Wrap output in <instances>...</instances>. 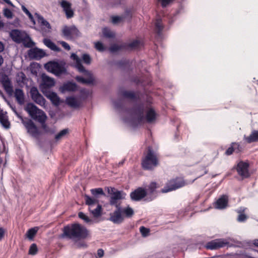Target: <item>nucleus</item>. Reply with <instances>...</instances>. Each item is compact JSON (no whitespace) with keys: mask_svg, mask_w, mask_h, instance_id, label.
<instances>
[{"mask_svg":"<svg viewBox=\"0 0 258 258\" xmlns=\"http://www.w3.org/2000/svg\"><path fill=\"white\" fill-rule=\"evenodd\" d=\"M95 46L96 49L99 51H103L105 50L103 44L100 42H96Z\"/></svg>","mask_w":258,"mask_h":258,"instance_id":"nucleus-52","label":"nucleus"},{"mask_svg":"<svg viewBox=\"0 0 258 258\" xmlns=\"http://www.w3.org/2000/svg\"><path fill=\"white\" fill-rule=\"evenodd\" d=\"M104 255V251L102 249H99L97 250V255H93V254L89 253L86 254L83 258H98L101 257Z\"/></svg>","mask_w":258,"mask_h":258,"instance_id":"nucleus-38","label":"nucleus"},{"mask_svg":"<svg viewBox=\"0 0 258 258\" xmlns=\"http://www.w3.org/2000/svg\"><path fill=\"white\" fill-rule=\"evenodd\" d=\"M22 123L26 128L27 133L32 137L38 140L40 132L33 121L29 118L21 117Z\"/></svg>","mask_w":258,"mask_h":258,"instance_id":"nucleus-7","label":"nucleus"},{"mask_svg":"<svg viewBox=\"0 0 258 258\" xmlns=\"http://www.w3.org/2000/svg\"><path fill=\"white\" fill-rule=\"evenodd\" d=\"M46 119H47V117H45V118H44V119H43L44 120L43 121L40 120L38 122L41 124L42 128L44 130V131L45 132H48V127L45 123Z\"/></svg>","mask_w":258,"mask_h":258,"instance_id":"nucleus-55","label":"nucleus"},{"mask_svg":"<svg viewBox=\"0 0 258 258\" xmlns=\"http://www.w3.org/2000/svg\"><path fill=\"white\" fill-rule=\"evenodd\" d=\"M91 194L94 196L95 197H97L98 196L101 195H104V192L101 188H94L92 189L91 190Z\"/></svg>","mask_w":258,"mask_h":258,"instance_id":"nucleus-43","label":"nucleus"},{"mask_svg":"<svg viewBox=\"0 0 258 258\" xmlns=\"http://www.w3.org/2000/svg\"><path fill=\"white\" fill-rule=\"evenodd\" d=\"M32 99L37 104L43 106L45 104V99L43 96L39 92L37 88L32 87L30 91Z\"/></svg>","mask_w":258,"mask_h":258,"instance_id":"nucleus-13","label":"nucleus"},{"mask_svg":"<svg viewBox=\"0 0 258 258\" xmlns=\"http://www.w3.org/2000/svg\"><path fill=\"white\" fill-rule=\"evenodd\" d=\"M95 206H90L89 207V211L95 218H98L101 215L102 206L99 204L96 205Z\"/></svg>","mask_w":258,"mask_h":258,"instance_id":"nucleus-34","label":"nucleus"},{"mask_svg":"<svg viewBox=\"0 0 258 258\" xmlns=\"http://www.w3.org/2000/svg\"><path fill=\"white\" fill-rule=\"evenodd\" d=\"M252 243L254 246L258 247V239H254Z\"/></svg>","mask_w":258,"mask_h":258,"instance_id":"nucleus-64","label":"nucleus"},{"mask_svg":"<svg viewBox=\"0 0 258 258\" xmlns=\"http://www.w3.org/2000/svg\"><path fill=\"white\" fill-rule=\"evenodd\" d=\"M82 73L89 76V78L88 79H85L81 76H77L75 79L78 82L84 84H92L94 83L95 79L91 72L86 70V71Z\"/></svg>","mask_w":258,"mask_h":258,"instance_id":"nucleus-19","label":"nucleus"},{"mask_svg":"<svg viewBox=\"0 0 258 258\" xmlns=\"http://www.w3.org/2000/svg\"><path fill=\"white\" fill-rule=\"evenodd\" d=\"M104 37L108 38H113L114 34L108 28H104L102 30Z\"/></svg>","mask_w":258,"mask_h":258,"instance_id":"nucleus-39","label":"nucleus"},{"mask_svg":"<svg viewBox=\"0 0 258 258\" xmlns=\"http://www.w3.org/2000/svg\"><path fill=\"white\" fill-rule=\"evenodd\" d=\"M121 49V46L118 44H113L111 45L109 48L111 52H115Z\"/></svg>","mask_w":258,"mask_h":258,"instance_id":"nucleus-50","label":"nucleus"},{"mask_svg":"<svg viewBox=\"0 0 258 258\" xmlns=\"http://www.w3.org/2000/svg\"><path fill=\"white\" fill-rule=\"evenodd\" d=\"M164 28L162 20L158 18L155 22V31L158 37H161L162 36V32Z\"/></svg>","mask_w":258,"mask_h":258,"instance_id":"nucleus-31","label":"nucleus"},{"mask_svg":"<svg viewBox=\"0 0 258 258\" xmlns=\"http://www.w3.org/2000/svg\"><path fill=\"white\" fill-rule=\"evenodd\" d=\"M247 218V217L246 216V215H245L244 214L241 213L238 215L237 218V220L239 222H244L246 221Z\"/></svg>","mask_w":258,"mask_h":258,"instance_id":"nucleus-54","label":"nucleus"},{"mask_svg":"<svg viewBox=\"0 0 258 258\" xmlns=\"http://www.w3.org/2000/svg\"><path fill=\"white\" fill-rule=\"evenodd\" d=\"M12 40L18 44L23 43L27 48H31L35 45V43L25 31L19 29H13L9 33Z\"/></svg>","mask_w":258,"mask_h":258,"instance_id":"nucleus-3","label":"nucleus"},{"mask_svg":"<svg viewBox=\"0 0 258 258\" xmlns=\"http://www.w3.org/2000/svg\"><path fill=\"white\" fill-rule=\"evenodd\" d=\"M55 85V82L53 79L47 76L45 74L42 75L41 86L43 88H50Z\"/></svg>","mask_w":258,"mask_h":258,"instance_id":"nucleus-22","label":"nucleus"},{"mask_svg":"<svg viewBox=\"0 0 258 258\" xmlns=\"http://www.w3.org/2000/svg\"><path fill=\"white\" fill-rule=\"evenodd\" d=\"M46 97L51 101L54 106H58L60 104V98L55 92H50L46 95Z\"/></svg>","mask_w":258,"mask_h":258,"instance_id":"nucleus-30","label":"nucleus"},{"mask_svg":"<svg viewBox=\"0 0 258 258\" xmlns=\"http://www.w3.org/2000/svg\"><path fill=\"white\" fill-rule=\"evenodd\" d=\"M38 228L37 227L29 229L26 233V236L29 239H33L34 236L37 232Z\"/></svg>","mask_w":258,"mask_h":258,"instance_id":"nucleus-37","label":"nucleus"},{"mask_svg":"<svg viewBox=\"0 0 258 258\" xmlns=\"http://www.w3.org/2000/svg\"><path fill=\"white\" fill-rule=\"evenodd\" d=\"M158 164V160L157 156L153 151L152 148L149 147L147 153L143 158L142 165L143 169L145 170H152Z\"/></svg>","mask_w":258,"mask_h":258,"instance_id":"nucleus-4","label":"nucleus"},{"mask_svg":"<svg viewBox=\"0 0 258 258\" xmlns=\"http://www.w3.org/2000/svg\"><path fill=\"white\" fill-rule=\"evenodd\" d=\"M78 216L80 219L83 220L84 222H85L87 223L91 224L93 223V220L90 219L88 216H87L83 212H79L78 214Z\"/></svg>","mask_w":258,"mask_h":258,"instance_id":"nucleus-40","label":"nucleus"},{"mask_svg":"<svg viewBox=\"0 0 258 258\" xmlns=\"http://www.w3.org/2000/svg\"><path fill=\"white\" fill-rule=\"evenodd\" d=\"M243 139L248 144L258 142V130H253L249 136H244Z\"/></svg>","mask_w":258,"mask_h":258,"instance_id":"nucleus-27","label":"nucleus"},{"mask_svg":"<svg viewBox=\"0 0 258 258\" xmlns=\"http://www.w3.org/2000/svg\"><path fill=\"white\" fill-rule=\"evenodd\" d=\"M22 9L23 11L28 16L29 19L32 22L33 25H35L36 22L33 18V16L31 14V13L29 11V10L24 6H22Z\"/></svg>","mask_w":258,"mask_h":258,"instance_id":"nucleus-41","label":"nucleus"},{"mask_svg":"<svg viewBox=\"0 0 258 258\" xmlns=\"http://www.w3.org/2000/svg\"><path fill=\"white\" fill-rule=\"evenodd\" d=\"M140 44V41L138 40H134L133 42H131L128 44V46L130 48H134L137 47Z\"/></svg>","mask_w":258,"mask_h":258,"instance_id":"nucleus-58","label":"nucleus"},{"mask_svg":"<svg viewBox=\"0 0 258 258\" xmlns=\"http://www.w3.org/2000/svg\"><path fill=\"white\" fill-rule=\"evenodd\" d=\"M43 42L46 47L50 49L51 50L56 52H59L61 50L60 48L57 47L50 39L44 38L43 40Z\"/></svg>","mask_w":258,"mask_h":258,"instance_id":"nucleus-33","label":"nucleus"},{"mask_svg":"<svg viewBox=\"0 0 258 258\" xmlns=\"http://www.w3.org/2000/svg\"><path fill=\"white\" fill-rule=\"evenodd\" d=\"M124 19L125 18H131L132 17V11L130 9H126L125 11L124 16H123Z\"/></svg>","mask_w":258,"mask_h":258,"instance_id":"nucleus-60","label":"nucleus"},{"mask_svg":"<svg viewBox=\"0 0 258 258\" xmlns=\"http://www.w3.org/2000/svg\"><path fill=\"white\" fill-rule=\"evenodd\" d=\"M89 95V91L86 89L80 90V98L83 100L86 99Z\"/></svg>","mask_w":258,"mask_h":258,"instance_id":"nucleus-47","label":"nucleus"},{"mask_svg":"<svg viewBox=\"0 0 258 258\" xmlns=\"http://www.w3.org/2000/svg\"><path fill=\"white\" fill-rule=\"evenodd\" d=\"M82 59L86 64H89L91 62L90 56L88 54H84L82 56Z\"/></svg>","mask_w":258,"mask_h":258,"instance_id":"nucleus-53","label":"nucleus"},{"mask_svg":"<svg viewBox=\"0 0 258 258\" xmlns=\"http://www.w3.org/2000/svg\"><path fill=\"white\" fill-rule=\"evenodd\" d=\"M229 244V242L226 239H215L208 242L205 245V247L207 249L212 250H217L221 248L228 246Z\"/></svg>","mask_w":258,"mask_h":258,"instance_id":"nucleus-10","label":"nucleus"},{"mask_svg":"<svg viewBox=\"0 0 258 258\" xmlns=\"http://www.w3.org/2000/svg\"><path fill=\"white\" fill-rule=\"evenodd\" d=\"M60 5L63 9L68 19H70L74 16V13L72 9V5L70 2L66 0H61L60 2Z\"/></svg>","mask_w":258,"mask_h":258,"instance_id":"nucleus-16","label":"nucleus"},{"mask_svg":"<svg viewBox=\"0 0 258 258\" xmlns=\"http://www.w3.org/2000/svg\"><path fill=\"white\" fill-rule=\"evenodd\" d=\"M19 76L22 82H24L26 80V76L23 72H21L19 74Z\"/></svg>","mask_w":258,"mask_h":258,"instance_id":"nucleus-63","label":"nucleus"},{"mask_svg":"<svg viewBox=\"0 0 258 258\" xmlns=\"http://www.w3.org/2000/svg\"><path fill=\"white\" fill-rule=\"evenodd\" d=\"M4 15L6 18L8 19H11L13 17V13L10 9L8 8L4 9Z\"/></svg>","mask_w":258,"mask_h":258,"instance_id":"nucleus-51","label":"nucleus"},{"mask_svg":"<svg viewBox=\"0 0 258 258\" xmlns=\"http://www.w3.org/2000/svg\"><path fill=\"white\" fill-rule=\"evenodd\" d=\"M228 202V197L226 195H223L216 201L214 206L217 209H224L227 207Z\"/></svg>","mask_w":258,"mask_h":258,"instance_id":"nucleus-20","label":"nucleus"},{"mask_svg":"<svg viewBox=\"0 0 258 258\" xmlns=\"http://www.w3.org/2000/svg\"><path fill=\"white\" fill-rule=\"evenodd\" d=\"M28 55L30 57L38 60L45 55V52L42 49L35 48L29 50Z\"/></svg>","mask_w":258,"mask_h":258,"instance_id":"nucleus-21","label":"nucleus"},{"mask_svg":"<svg viewBox=\"0 0 258 258\" xmlns=\"http://www.w3.org/2000/svg\"><path fill=\"white\" fill-rule=\"evenodd\" d=\"M116 209L110 214V218L109 220L112 222L114 224H120L123 221V217L122 215V209L119 205H116Z\"/></svg>","mask_w":258,"mask_h":258,"instance_id":"nucleus-12","label":"nucleus"},{"mask_svg":"<svg viewBox=\"0 0 258 258\" xmlns=\"http://www.w3.org/2000/svg\"><path fill=\"white\" fill-rule=\"evenodd\" d=\"M71 58L74 61H75V67L77 69L79 72H83L86 71V69L83 66L81 59L78 56V55L75 53H72Z\"/></svg>","mask_w":258,"mask_h":258,"instance_id":"nucleus-26","label":"nucleus"},{"mask_svg":"<svg viewBox=\"0 0 258 258\" xmlns=\"http://www.w3.org/2000/svg\"><path fill=\"white\" fill-rule=\"evenodd\" d=\"M58 43L61 45V46L67 50H70L71 47L68 43L63 41H59Z\"/></svg>","mask_w":258,"mask_h":258,"instance_id":"nucleus-57","label":"nucleus"},{"mask_svg":"<svg viewBox=\"0 0 258 258\" xmlns=\"http://www.w3.org/2000/svg\"><path fill=\"white\" fill-rule=\"evenodd\" d=\"M124 100L119 99L113 101L114 108L122 116L123 121L133 127L145 122H154L156 119L157 113L150 106L140 104L136 105L132 109H126L124 106Z\"/></svg>","mask_w":258,"mask_h":258,"instance_id":"nucleus-1","label":"nucleus"},{"mask_svg":"<svg viewBox=\"0 0 258 258\" xmlns=\"http://www.w3.org/2000/svg\"><path fill=\"white\" fill-rule=\"evenodd\" d=\"M45 68L57 77L67 74L66 63L62 61H49L45 64Z\"/></svg>","mask_w":258,"mask_h":258,"instance_id":"nucleus-5","label":"nucleus"},{"mask_svg":"<svg viewBox=\"0 0 258 258\" xmlns=\"http://www.w3.org/2000/svg\"><path fill=\"white\" fill-rule=\"evenodd\" d=\"M5 233V229L2 227H0V241H1L3 237H4Z\"/></svg>","mask_w":258,"mask_h":258,"instance_id":"nucleus-61","label":"nucleus"},{"mask_svg":"<svg viewBox=\"0 0 258 258\" xmlns=\"http://www.w3.org/2000/svg\"><path fill=\"white\" fill-rule=\"evenodd\" d=\"M77 89V85L75 83L71 81H68L67 83H64L60 87V90L62 92H64L66 91L74 92L76 91Z\"/></svg>","mask_w":258,"mask_h":258,"instance_id":"nucleus-24","label":"nucleus"},{"mask_svg":"<svg viewBox=\"0 0 258 258\" xmlns=\"http://www.w3.org/2000/svg\"><path fill=\"white\" fill-rule=\"evenodd\" d=\"M68 132L69 130L67 128H65L61 130L57 134L55 135V139L56 141L59 140V139H61L63 136H64Z\"/></svg>","mask_w":258,"mask_h":258,"instance_id":"nucleus-42","label":"nucleus"},{"mask_svg":"<svg viewBox=\"0 0 258 258\" xmlns=\"http://www.w3.org/2000/svg\"><path fill=\"white\" fill-rule=\"evenodd\" d=\"M112 22L114 24H118L119 22H121L124 19V17L122 16H112L111 18Z\"/></svg>","mask_w":258,"mask_h":258,"instance_id":"nucleus-48","label":"nucleus"},{"mask_svg":"<svg viewBox=\"0 0 258 258\" xmlns=\"http://www.w3.org/2000/svg\"><path fill=\"white\" fill-rule=\"evenodd\" d=\"M184 11V7L182 5H180L174 14L173 18H172V20L170 21V23H173L175 19L176 16L179 14L183 13Z\"/></svg>","mask_w":258,"mask_h":258,"instance_id":"nucleus-44","label":"nucleus"},{"mask_svg":"<svg viewBox=\"0 0 258 258\" xmlns=\"http://www.w3.org/2000/svg\"><path fill=\"white\" fill-rule=\"evenodd\" d=\"M157 184L155 182H152L150 183V184L147 186V188L145 189L146 191L147 192V196L149 197V201H151L153 200L157 196V191L156 189L157 188Z\"/></svg>","mask_w":258,"mask_h":258,"instance_id":"nucleus-18","label":"nucleus"},{"mask_svg":"<svg viewBox=\"0 0 258 258\" xmlns=\"http://www.w3.org/2000/svg\"><path fill=\"white\" fill-rule=\"evenodd\" d=\"M241 151V147L238 143H232L230 147H229L225 152L227 155H231L234 152L238 153Z\"/></svg>","mask_w":258,"mask_h":258,"instance_id":"nucleus-32","label":"nucleus"},{"mask_svg":"<svg viewBox=\"0 0 258 258\" xmlns=\"http://www.w3.org/2000/svg\"><path fill=\"white\" fill-rule=\"evenodd\" d=\"M62 231L63 233L60 235L61 238L73 240L84 239L88 235L87 228L79 223L67 225L63 228Z\"/></svg>","mask_w":258,"mask_h":258,"instance_id":"nucleus-2","label":"nucleus"},{"mask_svg":"<svg viewBox=\"0 0 258 258\" xmlns=\"http://www.w3.org/2000/svg\"><path fill=\"white\" fill-rule=\"evenodd\" d=\"M120 95L124 99H127L133 101L137 100L138 96L133 91H127L125 90H120L119 92Z\"/></svg>","mask_w":258,"mask_h":258,"instance_id":"nucleus-25","label":"nucleus"},{"mask_svg":"<svg viewBox=\"0 0 258 258\" xmlns=\"http://www.w3.org/2000/svg\"><path fill=\"white\" fill-rule=\"evenodd\" d=\"M248 167L249 164L243 161H240L237 164V171L243 178H247L249 176Z\"/></svg>","mask_w":258,"mask_h":258,"instance_id":"nucleus-15","label":"nucleus"},{"mask_svg":"<svg viewBox=\"0 0 258 258\" xmlns=\"http://www.w3.org/2000/svg\"><path fill=\"white\" fill-rule=\"evenodd\" d=\"M122 213H124L127 217H131L134 214V210L132 208L128 207L126 208L122 209Z\"/></svg>","mask_w":258,"mask_h":258,"instance_id":"nucleus-45","label":"nucleus"},{"mask_svg":"<svg viewBox=\"0 0 258 258\" xmlns=\"http://www.w3.org/2000/svg\"><path fill=\"white\" fill-rule=\"evenodd\" d=\"M66 102L70 107L75 109L79 108L82 105L81 101L74 96L67 97Z\"/></svg>","mask_w":258,"mask_h":258,"instance_id":"nucleus-23","label":"nucleus"},{"mask_svg":"<svg viewBox=\"0 0 258 258\" xmlns=\"http://www.w3.org/2000/svg\"><path fill=\"white\" fill-rule=\"evenodd\" d=\"M164 253L162 252H159L156 254L153 258H163Z\"/></svg>","mask_w":258,"mask_h":258,"instance_id":"nucleus-62","label":"nucleus"},{"mask_svg":"<svg viewBox=\"0 0 258 258\" xmlns=\"http://www.w3.org/2000/svg\"><path fill=\"white\" fill-rule=\"evenodd\" d=\"M107 192L108 194L111 195L110 200V204L111 205L116 206L117 201L119 200L124 199L125 194L122 191L116 189L114 187H107Z\"/></svg>","mask_w":258,"mask_h":258,"instance_id":"nucleus-11","label":"nucleus"},{"mask_svg":"<svg viewBox=\"0 0 258 258\" xmlns=\"http://www.w3.org/2000/svg\"><path fill=\"white\" fill-rule=\"evenodd\" d=\"M35 15L37 19L38 23L42 28H46L48 30L51 29V27L50 24L42 16L37 13L35 14Z\"/></svg>","mask_w":258,"mask_h":258,"instance_id":"nucleus-29","label":"nucleus"},{"mask_svg":"<svg viewBox=\"0 0 258 258\" xmlns=\"http://www.w3.org/2000/svg\"><path fill=\"white\" fill-rule=\"evenodd\" d=\"M140 231L144 237H146L149 235L150 230L149 229L146 228L144 226H141L140 228Z\"/></svg>","mask_w":258,"mask_h":258,"instance_id":"nucleus-46","label":"nucleus"},{"mask_svg":"<svg viewBox=\"0 0 258 258\" xmlns=\"http://www.w3.org/2000/svg\"><path fill=\"white\" fill-rule=\"evenodd\" d=\"M85 201L86 204L88 205L89 207H90V206H96V205L98 204L96 199L87 195L85 196Z\"/></svg>","mask_w":258,"mask_h":258,"instance_id":"nucleus-36","label":"nucleus"},{"mask_svg":"<svg viewBox=\"0 0 258 258\" xmlns=\"http://www.w3.org/2000/svg\"><path fill=\"white\" fill-rule=\"evenodd\" d=\"M61 32L62 36L69 40H72L81 36V33L75 25L70 26H64L62 29Z\"/></svg>","mask_w":258,"mask_h":258,"instance_id":"nucleus-8","label":"nucleus"},{"mask_svg":"<svg viewBox=\"0 0 258 258\" xmlns=\"http://www.w3.org/2000/svg\"><path fill=\"white\" fill-rule=\"evenodd\" d=\"M129 63V61L128 60L123 59L117 62V64L120 67H124L127 66Z\"/></svg>","mask_w":258,"mask_h":258,"instance_id":"nucleus-56","label":"nucleus"},{"mask_svg":"<svg viewBox=\"0 0 258 258\" xmlns=\"http://www.w3.org/2000/svg\"><path fill=\"white\" fill-rule=\"evenodd\" d=\"M147 196V192L143 187H138L130 194L133 201H140Z\"/></svg>","mask_w":258,"mask_h":258,"instance_id":"nucleus-14","label":"nucleus"},{"mask_svg":"<svg viewBox=\"0 0 258 258\" xmlns=\"http://www.w3.org/2000/svg\"><path fill=\"white\" fill-rule=\"evenodd\" d=\"M1 82L5 91L10 95H11L13 92V86L11 82L7 75L3 76Z\"/></svg>","mask_w":258,"mask_h":258,"instance_id":"nucleus-17","label":"nucleus"},{"mask_svg":"<svg viewBox=\"0 0 258 258\" xmlns=\"http://www.w3.org/2000/svg\"><path fill=\"white\" fill-rule=\"evenodd\" d=\"M25 110L34 120L37 121H43L45 117H47L45 113L39 109L35 105L32 103H29L25 107Z\"/></svg>","mask_w":258,"mask_h":258,"instance_id":"nucleus-6","label":"nucleus"},{"mask_svg":"<svg viewBox=\"0 0 258 258\" xmlns=\"http://www.w3.org/2000/svg\"><path fill=\"white\" fill-rule=\"evenodd\" d=\"M185 185V182L181 177L173 178L168 181L166 185L161 189V192L166 193L176 190Z\"/></svg>","mask_w":258,"mask_h":258,"instance_id":"nucleus-9","label":"nucleus"},{"mask_svg":"<svg viewBox=\"0 0 258 258\" xmlns=\"http://www.w3.org/2000/svg\"><path fill=\"white\" fill-rule=\"evenodd\" d=\"M173 0H159V2L161 3V5L163 7H166Z\"/></svg>","mask_w":258,"mask_h":258,"instance_id":"nucleus-59","label":"nucleus"},{"mask_svg":"<svg viewBox=\"0 0 258 258\" xmlns=\"http://www.w3.org/2000/svg\"><path fill=\"white\" fill-rule=\"evenodd\" d=\"M6 114V112H4L2 110H0V122L5 128H9L10 123Z\"/></svg>","mask_w":258,"mask_h":258,"instance_id":"nucleus-35","label":"nucleus"},{"mask_svg":"<svg viewBox=\"0 0 258 258\" xmlns=\"http://www.w3.org/2000/svg\"><path fill=\"white\" fill-rule=\"evenodd\" d=\"M37 252V247L36 244L33 243L31 245L29 250V253L32 255H35Z\"/></svg>","mask_w":258,"mask_h":258,"instance_id":"nucleus-49","label":"nucleus"},{"mask_svg":"<svg viewBox=\"0 0 258 258\" xmlns=\"http://www.w3.org/2000/svg\"><path fill=\"white\" fill-rule=\"evenodd\" d=\"M15 97L18 103L22 105L24 103V93L23 90L19 88H16L14 92Z\"/></svg>","mask_w":258,"mask_h":258,"instance_id":"nucleus-28","label":"nucleus"}]
</instances>
